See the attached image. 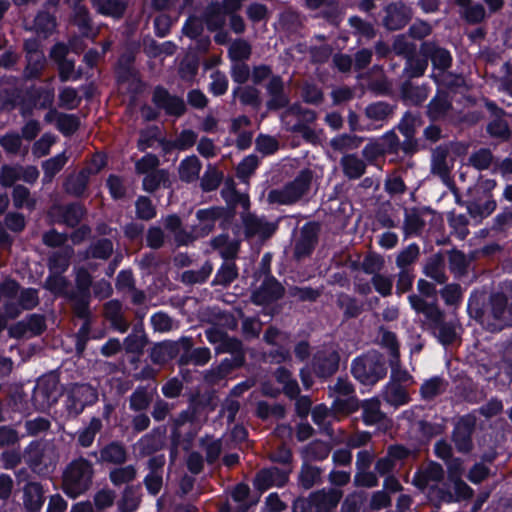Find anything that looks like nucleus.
Segmentation results:
<instances>
[{
    "label": "nucleus",
    "mask_w": 512,
    "mask_h": 512,
    "mask_svg": "<svg viewBox=\"0 0 512 512\" xmlns=\"http://www.w3.org/2000/svg\"><path fill=\"white\" fill-rule=\"evenodd\" d=\"M4 298V311L10 319H15L24 310H31L39 304L38 291L34 288H21L14 280L7 279L0 284Z\"/></svg>",
    "instance_id": "nucleus-1"
},
{
    "label": "nucleus",
    "mask_w": 512,
    "mask_h": 512,
    "mask_svg": "<svg viewBox=\"0 0 512 512\" xmlns=\"http://www.w3.org/2000/svg\"><path fill=\"white\" fill-rule=\"evenodd\" d=\"M353 376L364 385H375L386 375L385 360L377 351L356 358L351 366Z\"/></svg>",
    "instance_id": "nucleus-2"
},
{
    "label": "nucleus",
    "mask_w": 512,
    "mask_h": 512,
    "mask_svg": "<svg viewBox=\"0 0 512 512\" xmlns=\"http://www.w3.org/2000/svg\"><path fill=\"white\" fill-rule=\"evenodd\" d=\"M313 172L304 169L295 179L280 189H273L268 193V202L272 204L290 205L305 196L311 186Z\"/></svg>",
    "instance_id": "nucleus-3"
},
{
    "label": "nucleus",
    "mask_w": 512,
    "mask_h": 512,
    "mask_svg": "<svg viewBox=\"0 0 512 512\" xmlns=\"http://www.w3.org/2000/svg\"><path fill=\"white\" fill-rule=\"evenodd\" d=\"M420 50L425 57L430 58L433 67L440 71L433 75L437 83L451 87L459 86L463 82L461 77L445 74V71L452 64V56L448 50L437 46L433 42L422 43Z\"/></svg>",
    "instance_id": "nucleus-4"
},
{
    "label": "nucleus",
    "mask_w": 512,
    "mask_h": 512,
    "mask_svg": "<svg viewBox=\"0 0 512 512\" xmlns=\"http://www.w3.org/2000/svg\"><path fill=\"white\" fill-rule=\"evenodd\" d=\"M316 114L311 110H303L299 105H293L282 114V122L286 129L301 134L304 140L311 144H317L319 137L317 133L303 122H313Z\"/></svg>",
    "instance_id": "nucleus-5"
},
{
    "label": "nucleus",
    "mask_w": 512,
    "mask_h": 512,
    "mask_svg": "<svg viewBox=\"0 0 512 512\" xmlns=\"http://www.w3.org/2000/svg\"><path fill=\"white\" fill-rule=\"evenodd\" d=\"M487 316L496 320L498 327L512 326V285L490 297Z\"/></svg>",
    "instance_id": "nucleus-6"
},
{
    "label": "nucleus",
    "mask_w": 512,
    "mask_h": 512,
    "mask_svg": "<svg viewBox=\"0 0 512 512\" xmlns=\"http://www.w3.org/2000/svg\"><path fill=\"white\" fill-rule=\"evenodd\" d=\"M331 393L335 396L333 407L340 412H352L358 408L356 398L353 396L354 387L350 381L338 378L336 383L330 387Z\"/></svg>",
    "instance_id": "nucleus-7"
},
{
    "label": "nucleus",
    "mask_w": 512,
    "mask_h": 512,
    "mask_svg": "<svg viewBox=\"0 0 512 512\" xmlns=\"http://www.w3.org/2000/svg\"><path fill=\"white\" fill-rule=\"evenodd\" d=\"M61 394L58 379L55 376H48L39 381L34 390L33 398L41 409H47L58 401Z\"/></svg>",
    "instance_id": "nucleus-8"
},
{
    "label": "nucleus",
    "mask_w": 512,
    "mask_h": 512,
    "mask_svg": "<svg viewBox=\"0 0 512 512\" xmlns=\"http://www.w3.org/2000/svg\"><path fill=\"white\" fill-rule=\"evenodd\" d=\"M97 400L96 391L87 384H75L71 387L68 396L67 409L74 416L79 415L86 405Z\"/></svg>",
    "instance_id": "nucleus-9"
},
{
    "label": "nucleus",
    "mask_w": 512,
    "mask_h": 512,
    "mask_svg": "<svg viewBox=\"0 0 512 512\" xmlns=\"http://www.w3.org/2000/svg\"><path fill=\"white\" fill-rule=\"evenodd\" d=\"M339 361L336 348L332 345L325 346L315 354L313 369L318 376L329 377L338 370Z\"/></svg>",
    "instance_id": "nucleus-10"
},
{
    "label": "nucleus",
    "mask_w": 512,
    "mask_h": 512,
    "mask_svg": "<svg viewBox=\"0 0 512 512\" xmlns=\"http://www.w3.org/2000/svg\"><path fill=\"white\" fill-rule=\"evenodd\" d=\"M205 336L209 343L215 346L216 354L234 353L241 349L242 343L234 337H229L227 333L218 326H211L206 329Z\"/></svg>",
    "instance_id": "nucleus-11"
},
{
    "label": "nucleus",
    "mask_w": 512,
    "mask_h": 512,
    "mask_svg": "<svg viewBox=\"0 0 512 512\" xmlns=\"http://www.w3.org/2000/svg\"><path fill=\"white\" fill-rule=\"evenodd\" d=\"M475 428V418L462 417L455 425L452 440L459 452L467 453L472 449V434Z\"/></svg>",
    "instance_id": "nucleus-12"
},
{
    "label": "nucleus",
    "mask_w": 512,
    "mask_h": 512,
    "mask_svg": "<svg viewBox=\"0 0 512 512\" xmlns=\"http://www.w3.org/2000/svg\"><path fill=\"white\" fill-rule=\"evenodd\" d=\"M153 102L158 107L163 109L166 114L180 117L186 111V105L182 98L171 95L166 89L157 87L153 93Z\"/></svg>",
    "instance_id": "nucleus-13"
},
{
    "label": "nucleus",
    "mask_w": 512,
    "mask_h": 512,
    "mask_svg": "<svg viewBox=\"0 0 512 512\" xmlns=\"http://www.w3.org/2000/svg\"><path fill=\"white\" fill-rule=\"evenodd\" d=\"M408 301L416 313L424 315L426 322L432 328L436 327V324H441L445 318L444 312L436 303H429L417 294L409 295Z\"/></svg>",
    "instance_id": "nucleus-14"
},
{
    "label": "nucleus",
    "mask_w": 512,
    "mask_h": 512,
    "mask_svg": "<svg viewBox=\"0 0 512 512\" xmlns=\"http://www.w3.org/2000/svg\"><path fill=\"white\" fill-rule=\"evenodd\" d=\"M85 213V208L80 204L54 205L49 211V215L54 222L64 223L69 227L77 226Z\"/></svg>",
    "instance_id": "nucleus-15"
},
{
    "label": "nucleus",
    "mask_w": 512,
    "mask_h": 512,
    "mask_svg": "<svg viewBox=\"0 0 512 512\" xmlns=\"http://www.w3.org/2000/svg\"><path fill=\"white\" fill-rule=\"evenodd\" d=\"M245 235L247 237L257 236L262 239L269 238L276 230V225L257 217L249 212L242 215Z\"/></svg>",
    "instance_id": "nucleus-16"
},
{
    "label": "nucleus",
    "mask_w": 512,
    "mask_h": 512,
    "mask_svg": "<svg viewBox=\"0 0 512 512\" xmlns=\"http://www.w3.org/2000/svg\"><path fill=\"white\" fill-rule=\"evenodd\" d=\"M227 211L223 207H210L200 209L196 212L198 225L195 226L194 232L198 236H206L213 231L217 220L225 217Z\"/></svg>",
    "instance_id": "nucleus-17"
},
{
    "label": "nucleus",
    "mask_w": 512,
    "mask_h": 512,
    "mask_svg": "<svg viewBox=\"0 0 512 512\" xmlns=\"http://www.w3.org/2000/svg\"><path fill=\"white\" fill-rule=\"evenodd\" d=\"M283 294L284 288L276 279L266 278L252 294V301L257 305H264L278 300Z\"/></svg>",
    "instance_id": "nucleus-18"
},
{
    "label": "nucleus",
    "mask_w": 512,
    "mask_h": 512,
    "mask_svg": "<svg viewBox=\"0 0 512 512\" xmlns=\"http://www.w3.org/2000/svg\"><path fill=\"white\" fill-rule=\"evenodd\" d=\"M46 497L41 482H26L23 487V507L25 512H40Z\"/></svg>",
    "instance_id": "nucleus-19"
},
{
    "label": "nucleus",
    "mask_w": 512,
    "mask_h": 512,
    "mask_svg": "<svg viewBox=\"0 0 512 512\" xmlns=\"http://www.w3.org/2000/svg\"><path fill=\"white\" fill-rule=\"evenodd\" d=\"M233 355L232 359H224L217 367H214L208 371H206L204 377L205 380L210 383H215L221 379H223L227 374H229L233 369L240 367L243 365L245 361L244 351L241 347L240 351L231 353Z\"/></svg>",
    "instance_id": "nucleus-20"
},
{
    "label": "nucleus",
    "mask_w": 512,
    "mask_h": 512,
    "mask_svg": "<svg viewBox=\"0 0 512 512\" xmlns=\"http://www.w3.org/2000/svg\"><path fill=\"white\" fill-rule=\"evenodd\" d=\"M411 18V9L403 3H393L386 7L384 25L389 30H398L404 27Z\"/></svg>",
    "instance_id": "nucleus-21"
},
{
    "label": "nucleus",
    "mask_w": 512,
    "mask_h": 512,
    "mask_svg": "<svg viewBox=\"0 0 512 512\" xmlns=\"http://www.w3.org/2000/svg\"><path fill=\"white\" fill-rule=\"evenodd\" d=\"M166 428L157 427L144 435L138 442L137 447L141 454L150 455L161 450L165 445Z\"/></svg>",
    "instance_id": "nucleus-22"
},
{
    "label": "nucleus",
    "mask_w": 512,
    "mask_h": 512,
    "mask_svg": "<svg viewBox=\"0 0 512 512\" xmlns=\"http://www.w3.org/2000/svg\"><path fill=\"white\" fill-rule=\"evenodd\" d=\"M460 7V16L468 24H479L487 17L485 7L481 3L473 2V0H455Z\"/></svg>",
    "instance_id": "nucleus-23"
},
{
    "label": "nucleus",
    "mask_w": 512,
    "mask_h": 512,
    "mask_svg": "<svg viewBox=\"0 0 512 512\" xmlns=\"http://www.w3.org/2000/svg\"><path fill=\"white\" fill-rule=\"evenodd\" d=\"M266 90L270 97L267 102L269 109H280L289 103V99L284 93V84L280 76H272L266 85Z\"/></svg>",
    "instance_id": "nucleus-24"
},
{
    "label": "nucleus",
    "mask_w": 512,
    "mask_h": 512,
    "mask_svg": "<svg viewBox=\"0 0 512 512\" xmlns=\"http://www.w3.org/2000/svg\"><path fill=\"white\" fill-rule=\"evenodd\" d=\"M93 474V464L89 460L80 457L67 466L64 472V480H90Z\"/></svg>",
    "instance_id": "nucleus-25"
},
{
    "label": "nucleus",
    "mask_w": 512,
    "mask_h": 512,
    "mask_svg": "<svg viewBox=\"0 0 512 512\" xmlns=\"http://www.w3.org/2000/svg\"><path fill=\"white\" fill-rule=\"evenodd\" d=\"M148 338L142 324L133 327L132 332L124 339L123 346L127 353L142 354Z\"/></svg>",
    "instance_id": "nucleus-26"
},
{
    "label": "nucleus",
    "mask_w": 512,
    "mask_h": 512,
    "mask_svg": "<svg viewBox=\"0 0 512 512\" xmlns=\"http://www.w3.org/2000/svg\"><path fill=\"white\" fill-rule=\"evenodd\" d=\"M317 243V232L313 226H305L295 244V257L300 259L311 253Z\"/></svg>",
    "instance_id": "nucleus-27"
},
{
    "label": "nucleus",
    "mask_w": 512,
    "mask_h": 512,
    "mask_svg": "<svg viewBox=\"0 0 512 512\" xmlns=\"http://www.w3.org/2000/svg\"><path fill=\"white\" fill-rule=\"evenodd\" d=\"M343 493L339 489H330L328 492L319 491L311 496V504L313 507H319L325 511L332 512L341 501Z\"/></svg>",
    "instance_id": "nucleus-28"
},
{
    "label": "nucleus",
    "mask_w": 512,
    "mask_h": 512,
    "mask_svg": "<svg viewBox=\"0 0 512 512\" xmlns=\"http://www.w3.org/2000/svg\"><path fill=\"white\" fill-rule=\"evenodd\" d=\"M452 482H434L428 488V499L434 507L440 508L442 503H453L452 498Z\"/></svg>",
    "instance_id": "nucleus-29"
},
{
    "label": "nucleus",
    "mask_w": 512,
    "mask_h": 512,
    "mask_svg": "<svg viewBox=\"0 0 512 512\" xmlns=\"http://www.w3.org/2000/svg\"><path fill=\"white\" fill-rule=\"evenodd\" d=\"M89 177V171L85 169L69 175L64 183L65 192L75 197L82 196L87 189Z\"/></svg>",
    "instance_id": "nucleus-30"
},
{
    "label": "nucleus",
    "mask_w": 512,
    "mask_h": 512,
    "mask_svg": "<svg viewBox=\"0 0 512 512\" xmlns=\"http://www.w3.org/2000/svg\"><path fill=\"white\" fill-rule=\"evenodd\" d=\"M423 273L438 284L446 282L444 259L441 254H434L429 257L423 267Z\"/></svg>",
    "instance_id": "nucleus-31"
},
{
    "label": "nucleus",
    "mask_w": 512,
    "mask_h": 512,
    "mask_svg": "<svg viewBox=\"0 0 512 512\" xmlns=\"http://www.w3.org/2000/svg\"><path fill=\"white\" fill-rule=\"evenodd\" d=\"M344 175L349 179H358L366 171L365 162L355 154H346L340 160Z\"/></svg>",
    "instance_id": "nucleus-32"
},
{
    "label": "nucleus",
    "mask_w": 512,
    "mask_h": 512,
    "mask_svg": "<svg viewBox=\"0 0 512 512\" xmlns=\"http://www.w3.org/2000/svg\"><path fill=\"white\" fill-rule=\"evenodd\" d=\"M178 355V344L173 341H163L153 346L150 358L155 364H162Z\"/></svg>",
    "instance_id": "nucleus-33"
},
{
    "label": "nucleus",
    "mask_w": 512,
    "mask_h": 512,
    "mask_svg": "<svg viewBox=\"0 0 512 512\" xmlns=\"http://www.w3.org/2000/svg\"><path fill=\"white\" fill-rule=\"evenodd\" d=\"M380 406V400L375 397L362 402V417L365 424L375 425L385 419V414L382 412Z\"/></svg>",
    "instance_id": "nucleus-34"
},
{
    "label": "nucleus",
    "mask_w": 512,
    "mask_h": 512,
    "mask_svg": "<svg viewBox=\"0 0 512 512\" xmlns=\"http://www.w3.org/2000/svg\"><path fill=\"white\" fill-rule=\"evenodd\" d=\"M383 399L388 404L398 407L409 402V395L404 385L389 382L384 388Z\"/></svg>",
    "instance_id": "nucleus-35"
},
{
    "label": "nucleus",
    "mask_w": 512,
    "mask_h": 512,
    "mask_svg": "<svg viewBox=\"0 0 512 512\" xmlns=\"http://www.w3.org/2000/svg\"><path fill=\"white\" fill-rule=\"evenodd\" d=\"M202 164L195 155L183 159L178 167L179 177L184 182H193L199 178Z\"/></svg>",
    "instance_id": "nucleus-36"
},
{
    "label": "nucleus",
    "mask_w": 512,
    "mask_h": 512,
    "mask_svg": "<svg viewBox=\"0 0 512 512\" xmlns=\"http://www.w3.org/2000/svg\"><path fill=\"white\" fill-rule=\"evenodd\" d=\"M98 13L120 18L123 16L127 3L124 0H91Z\"/></svg>",
    "instance_id": "nucleus-37"
},
{
    "label": "nucleus",
    "mask_w": 512,
    "mask_h": 512,
    "mask_svg": "<svg viewBox=\"0 0 512 512\" xmlns=\"http://www.w3.org/2000/svg\"><path fill=\"white\" fill-rule=\"evenodd\" d=\"M448 151L445 148L438 147L433 152L431 171L442 180L449 178L451 166L448 163Z\"/></svg>",
    "instance_id": "nucleus-38"
},
{
    "label": "nucleus",
    "mask_w": 512,
    "mask_h": 512,
    "mask_svg": "<svg viewBox=\"0 0 512 512\" xmlns=\"http://www.w3.org/2000/svg\"><path fill=\"white\" fill-rule=\"evenodd\" d=\"M451 108L452 104L448 95L443 92H438L428 105V116L432 120L441 119L447 115Z\"/></svg>",
    "instance_id": "nucleus-39"
},
{
    "label": "nucleus",
    "mask_w": 512,
    "mask_h": 512,
    "mask_svg": "<svg viewBox=\"0 0 512 512\" xmlns=\"http://www.w3.org/2000/svg\"><path fill=\"white\" fill-rule=\"evenodd\" d=\"M210 244L212 248L218 250L225 259L234 258L239 250L238 242L230 240L226 234L214 237L211 239Z\"/></svg>",
    "instance_id": "nucleus-40"
},
{
    "label": "nucleus",
    "mask_w": 512,
    "mask_h": 512,
    "mask_svg": "<svg viewBox=\"0 0 512 512\" xmlns=\"http://www.w3.org/2000/svg\"><path fill=\"white\" fill-rule=\"evenodd\" d=\"M154 392L145 387H138L129 398V406L133 411L146 410L153 401Z\"/></svg>",
    "instance_id": "nucleus-41"
},
{
    "label": "nucleus",
    "mask_w": 512,
    "mask_h": 512,
    "mask_svg": "<svg viewBox=\"0 0 512 512\" xmlns=\"http://www.w3.org/2000/svg\"><path fill=\"white\" fill-rule=\"evenodd\" d=\"M127 452L119 442H112L100 451V459L104 462L119 464L126 460Z\"/></svg>",
    "instance_id": "nucleus-42"
},
{
    "label": "nucleus",
    "mask_w": 512,
    "mask_h": 512,
    "mask_svg": "<svg viewBox=\"0 0 512 512\" xmlns=\"http://www.w3.org/2000/svg\"><path fill=\"white\" fill-rule=\"evenodd\" d=\"M56 18L48 12H40L34 20V30L43 38L50 36L56 29Z\"/></svg>",
    "instance_id": "nucleus-43"
},
{
    "label": "nucleus",
    "mask_w": 512,
    "mask_h": 512,
    "mask_svg": "<svg viewBox=\"0 0 512 512\" xmlns=\"http://www.w3.org/2000/svg\"><path fill=\"white\" fill-rule=\"evenodd\" d=\"M73 23L78 26L84 36L91 35V19L88 9L85 6L78 3L73 5ZM92 36H95V34H92Z\"/></svg>",
    "instance_id": "nucleus-44"
},
{
    "label": "nucleus",
    "mask_w": 512,
    "mask_h": 512,
    "mask_svg": "<svg viewBox=\"0 0 512 512\" xmlns=\"http://www.w3.org/2000/svg\"><path fill=\"white\" fill-rule=\"evenodd\" d=\"M68 158L64 153L58 154L43 162V181L49 183L53 180L54 176L62 170L67 163Z\"/></svg>",
    "instance_id": "nucleus-45"
},
{
    "label": "nucleus",
    "mask_w": 512,
    "mask_h": 512,
    "mask_svg": "<svg viewBox=\"0 0 512 512\" xmlns=\"http://www.w3.org/2000/svg\"><path fill=\"white\" fill-rule=\"evenodd\" d=\"M363 138L356 135L341 134L330 141V146L339 152H346L360 147Z\"/></svg>",
    "instance_id": "nucleus-46"
},
{
    "label": "nucleus",
    "mask_w": 512,
    "mask_h": 512,
    "mask_svg": "<svg viewBox=\"0 0 512 512\" xmlns=\"http://www.w3.org/2000/svg\"><path fill=\"white\" fill-rule=\"evenodd\" d=\"M12 200L13 205L16 208L25 207L29 210H34L36 207V199L31 196L29 189L23 185H17L14 187Z\"/></svg>",
    "instance_id": "nucleus-47"
},
{
    "label": "nucleus",
    "mask_w": 512,
    "mask_h": 512,
    "mask_svg": "<svg viewBox=\"0 0 512 512\" xmlns=\"http://www.w3.org/2000/svg\"><path fill=\"white\" fill-rule=\"evenodd\" d=\"M424 225L425 222L418 211L412 209L405 212L403 230L406 237L419 234L422 231Z\"/></svg>",
    "instance_id": "nucleus-48"
},
{
    "label": "nucleus",
    "mask_w": 512,
    "mask_h": 512,
    "mask_svg": "<svg viewBox=\"0 0 512 512\" xmlns=\"http://www.w3.org/2000/svg\"><path fill=\"white\" fill-rule=\"evenodd\" d=\"M233 96L238 97L242 104L258 108L261 105L260 91L252 86L238 87L233 91Z\"/></svg>",
    "instance_id": "nucleus-49"
},
{
    "label": "nucleus",
    "mask_w": 512,
    "mask_h": 512,
    "mask_svg": "<svg viewBox=\"0 0 512 512\" xmlns=\"http://www.w3.org/2000/svg\"><path fill=\"white\" fill-rule=\"evenodd\" d=\"M238 276V269L234 262L226 261L217 271L213 284L215 285H228L234 281Z\"/></svg>",
    "instance_id": "nucleus-50"
},
{
    "label": "nucleus",
    "mask_w": 512,
    "mask_h": 512,
    "mask_svg": "<svg viewBox=\"0 0 512 512\" xmlns=\"http://www.w3.org/2000/svg\"><path fill=\"white\" fill-rule=\"evenodd\" d=\"M276 380L283 385V390L286 395L293 398L299 393V386L291 376V373L285 368H278L275 372Z\"/></svg>",
    "instance_id": "nucleus-51"
},
{
    "label": "nucleus",
    "mask_w": 512,
    "mask_h": 512,
    "mask_svg": "<svg viewBox=\"0 0 512 512\" xmlns=\"http://www.w3.org/2000/svg\"><path fill=\"white\" fill-rule=\"evenodd\" d=\"M211 359V351L207 347H198L193 349L189 354H183L180 357L181 364L193 363L198 366L207 364Z\"/></svg>",
    "instance_id": "nucleus-52"
},
{
    "label": "nucleus",
    "mask_w": 512,
    "mask_h": 512,
    "mask_svg": "<svg viewBox=\"0 0 512 512\" xmlns=\"http://www.w3.org/2000/svg\"><path fill=\"white\" fill-rule=\"evenodd\" d=\"M421 123V119L418 115L407 112L398 124V130L410 142Z\"/></svg>",
    "instance_id": "nucleus-53"
},
{
    "label": "nucleus",
    "mask_w": 512,
    "mask_h": 512,
    "mask_svg": "<svg viewBox=\"0 0 512 512\" xmlns=\"http://www.w3.org/2000/svg\"><path fill=\"white\" fill-rule=\"evenodd\" d=\"M213 266L210 262H205L198 270H188L183 272L182 281L188 284L202 283L212 273Z\"/></svg>",
    "instance_id": "nucleus-54"
},
{
    "label": "nucleus",
    "mask_w": 512,
    "mask_h": 512,
    "mask_svg": "<svg viewBox=\"0 0 512 512\" xmlns=\"http://www.w3.org/2000/svg\"><path fill=\"white\" fill-rule=\"evenodd\" d=\"M169 181V175L166 170H155L151 173L146 174L143 179V188L148 192H153L161 184L166 185Z\"/></svg>",
    "instance_id": "nucleus-55"
},
{
    "label": "nucleus",
    "mask_w": 512,
    "mask_h": 512,
    "mask_svg": "<svg viewBox=\"0 0 512 512\" xmlns=\"http://www.w3.org/2000/svg\"><path fill=\"white\" fill-rule=\"evenodd\" d=\"M440 295L448 306H458L462 301V288L459 284L450 283L440 290Z\"/></svg>",
    "instance_id": "nucleus-56"
},
{
    "label": "nucleus",
    "mask_w": 512,
    "mask_h": 512,
    "mask_svg": "<svg viewBox=\"0 0 512 512\" xmlns=\"http://www.w3.org/2000/svg\"><path fill=\"white\" fill-rule=\"evenodd\" d=\"M446 389V382L440 377L427 380L421 387V394L426 399H432L443 393Z\"/></svg>",
    "instance_id": "nucleus-57"
},
{
    "label": "nucleus",
    "mask_w": 512,
    "mask_h": 512,
    "mask_svg": "<svg viewBox=\"0 0 512 512\" xmlns=\"http://www.w3.org/2000/svg\"><path fill=\"white\" fill-rule=\"evenodd\" d=\"M200 444L206 453V459L209 463H213L219 458L222 451L221 440L206 436L201 439Z\"/></svg>",
    "instance_id": "nucleus-58"
},
{
    "label": "nucleus",
    "mask_w": 512,
    "mask_h": 512,
    "mask_svg": "<svg viewBox=\"0 0 512 512\" xmlns=\"http://www.w3.org/2000/svg\"><path fill=\"white\" fill-rule=\"evenodd\" d=\"M366 116L373 121H383L392 114V108L384 102L370 104L365 109Z\"/></svg>",
    "instance_id": "nucleus-59"
},
{
    "label": "nucleus",
    "mask_w": 512,
    "mask_h": 512,
    "mask_svg": "<svg viewBox=\"0 0 512 512\" xmlns=\"http://www.w3.org/2000/svg\"><path fill=\"white\" fill-rule=\"evenodd\" d=\"M102 427V423L100 419L93 418L89 425L80 432L78 436V442L82 447H89L96 436V434L100 431Z\"/></svg>",
    "instance_id": "nucleus-60"
},
{
    "label": "nucleus",
    "mask_w": 512,
    "mask_h": 512,
    "mask_svg": "<svg viewBox=\"0 0 512 512\" xmlns=\"http://www.w3.org/2000/svg\"><path fill=\"white\" fill-rule=\"evenodd\" d=\"M73 253L72 247H66L63 252L54 253L49 259L51 269H54L56 272L65 271L69 266Z\"/></svg>",
    "instance_id": "nucleus-61"
},
{
    "label": "nucleus",
    "mask_w": 512,
    "mask_h": 512,
    "mask_svg": "<svg viewBox=\"0 0 512 512\" xmlns=\"http://www.w3.org/2000/svg\"><path fill=\"white\" fill-rule=\"evenodd\" d=\"M251 55V46L243 39L235 40L229 47V56L233 61L246 60Z\"/></svg>",
    "instance_id": "nucleus-62"
},
{
    "label": "nucleus",
    "mask_w": 512,
    "mask_h": 512,
    "mask_svg": "<svg viewBox=\"0 0 512 512\" xmlns=\"http://www.w3.org/2000/svg\"><path fill=\"white\" fill-rule=\"evenodd\" d=\"M223 175L215 167L208 166L201 179V188L204 191H213L218 188L222 181Z\"/></svg>",
    "instance_id": "nucleus-63"
},
{
    "label": "nucleus",
    "mask_w": 512,
    "mask_h": 512,
    "mask_svg": "<svg viewBox=\"0 0 512 512\" xmlns=\"http://www.w3.org/2000/svg\"><path fill=\"white\" fill-rule=\"evenodd\" d=\"M419 247L416 244H411L403 249L396 258V265L401 270H406V267L413 264L419 257Z\"/></svg>",
    "instance_id": "nucleus-64"
}]
</instances>
